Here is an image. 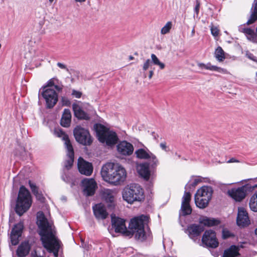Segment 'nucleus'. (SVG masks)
<instances>
[{
	"label": "nucleus",
	"instance_id": "obj_42",
	"mask_svg": "<svg viewBox=\"0 0 257 257\" xmlns=\"http://www.w3.org/2000/svg\"><path fill=\"white\" fill-rule=\"evenodd\" d=\"M72 94L76 98H80L82 95V93L80 91L73 90Z\"/></svg>",
	"mask_w": 257,
	"mask_h": 257
},
{
	"label": "nucleus",
	"instance_id": "obj_10",
	"mask_svg": "<svg viewBox=\"0 0 257 257\" xmlns=\"http://www.w3.org/2000/svg\"><path fill=\"white\" fill-rule=\"evenodd\" d=\"M202 243L206 247L215 248L218 246L219 242L215 232L212 230H206L202 237Z\"/></svg>",
	"mask_w": 257,
	"mask_h": 257
},
{
	"label": "nucleus",
	"instance_id": "obj_57",
	"mask_svg": "<svg viewBox=\"0 0 257 257\" xmlns=\"http://www.w3.org/2000/svg\"><path fill=\"white\" fill-rule=\"evenodd\" d=\"M76 2L82 3L84 2L86 0H75Z\"/></svg>",
	"mask_w": 257,
	"mask_h": 257
},
{
	"label": "nucleus",
	"instance_id": "obj_29",
	"mask_svg": "<svg viewBox=\"0 0 257 257\" xmlns=\"http://www.w3.org/2000/svg\"><path fill=\"white\" fill-rule=\"evenodd\" d=\"M199 223L207 226H212L219 224L218 220L214 218H210L207 217H203L199 219Z\"/></svg>",
	"mask_w": 257,
	"mask_h": 257
},
{
	"label": "nucleus",
	"instance_id": "obj_16",
	"mask_svg": "<svg viewBox=\"0 0 257 257\" xmlns=\"http://www.w3.org/2000/svg\"><path fill=\"white\" fill-rule=\"evenodd\" d=\"M101 175L104 181L112 184V163H106L102 166Z\"/></svg>",
	"mask_w": 257,
	"mask_h": 257
},
{
	"label": "nucleus",
	"instance_id": "obj_64",
	"mask_svg": "<svg viewBox=\"0 0 257 257\" xmlns=\"http://www.w3.org/2000/svg\"><path fill=\"white\" fill-rule=\"evenodd\" d=\"M255 76H256V80H257V72L255 73Z\"/></svg>",
	"mask_w": 257,
	"mask_h": 257
},
{
	"label": "nucleus",
	"instance_id": "obj_34",
	"mask_svg": "<svg viewBox=\"0 0 257 257\" xmlns=\"http://www.w3.org/2000/svg\"><path fill=\"white\" fill-rule=\"evenodd\" d=\"M249 205L251 210L257 212V196L256 195L253 194L251 197Z\"/></svg>",
	"mask_w": 257,
	"mask_h": 257
},
{
	"label": "nucleus",
	"instance_id": "obj_51",
	"mask_svg": "<svg viewBox=\"0 0 257 257\" xmlns=\"http://www.w3.org/2000/svg\"><path fill=\"white\" fill-rule=\"evenodd\" d=\"M201 181V179H195L193 183L192 186H195Z\"/></svg>",
	"mask_w": 257,
	"mask_h": 257
},
{
	"label": "nucleus",
	"instance_id": "obj_24",
	"mask_svg": "<svg viewBox=\"0 0 257 257\" xmlns=\"http://www.w3.org/2000/svg\"><path fill=\"white\" fill-rule=\"evenodd\" d=\"M31 245L28 241L22 242L18 246L17 254L19 257H25L30 252Z\"/></svg>",
	"mask_w": 257,
	"mask_h": 257
},
{
	"label": "nucleus",
	"instance_id": "obj_21",
	"mask_svg": "<svg viewBox=\"0 0 257 257\" xmlns=\"http://www.w3.org/2000/svg\"><path fill=\"white\" fill-rule=\"evenodd\" d=\"M94 215L97 219H104L108 215L106 208L102 203L95 204L93 206Z\"/></svg>",
	"mask_w": 257,
	"mask_h": 257
},
{
	"label": "nucleus",
	"instance_id": "obj_53",
	"mask_svg": "<svg viewBox=\"0 0 257 257\" xmlns=\"http://www.w3.org/2000/svg\"><path fill=\"white\" fill-rule=\"evenodd\" d=\"M160 147L164 150H166L167 146L165 143H162L160 145Z\"/></svg>",
	"mask_w": 257,
	"mask_h": 257
},
{
	"label": "nucleus",
	"instance_id": "obj_6",
	"mask_svg": "<svg viewBox=\"0 0 257 257\" xmlns=\"http://www.w3.org/2000/svg\"><path fill=\"white\" fill-rule=\"evenodd\" d=\"M98 140L101 143H105L108 146L112 145V132L100 123L94 125Z\"/></svg>",
	"mask_w": 257,
	"mask_h": 257
},
{
	"label": "nucleus",
	"instance_id": "obj_31",
	"mask_svg": "<svg viewBox=\"0 0 257 257\" xmlns=\"http://www.w3.org/2000/svg\"><path fill=\"white\" fill-rule=\"evenodd\" d=\"M253 7V11L252 12L249 20L246 23L248 25L253 23L256 20H257V1L254 2Z\"/></svg>",
	"mask_w": 257,
	"mask_h": 257
},
{
	"label": "nucleus",
	"instance_id": "obj_23",
	"mask_svg": "<svg viewBox=\"0 0 257 257\" xmlns=\"http://www.w3.org/2000/svg\"><path fill=\"white\" fill-rule=\"evenodd\" d=\"M203 230V228L200 225L195 224L190 225L187 228L188 235L193 239L195 237L199 236Z\"/></svg>",
	"mask_w": 257,
	"mask_h": 257
},
{
	"label": "nucleus",
	"instance_id": "obj_52",
	"mask_svg": "<svg viewBox=\"0 0 257 257\" xmlns=\"http://www.w3.org/2000/svg\"><path fill=\"white\" fill-rule=\"evenodd\" d=\"M31 256L32 257H43L42 256L38 254L36 251L32 252Z\"/></svg>",
	"mask_w": 257,
	"mask_h": 257
},
{
	"label": "nucleus",
	"instance_id": "obj_38",
	"mask_svg": "<svg viewBox=\"0 0 257 257\" xmlns=\"http://www.w3.org/2000/svg\"><path fill=\"white\" fill-rule=\"evenodd\" d=\"M234 235L230 231L227 229H223L222 231V236L223 238H227L233 236Z\"/></svg>",
	"mask_w": 257,
	"mask_h": 257
},
{
	"label": "nucleus",
	"instance_id": "obj_13",
	"mask_svg": "<svg viewBox=\"0 0 257 257\" xmlns=\"http://www.w3.org/2000/svg\"><path fill=\"white\" fill-rule=\"evenodd\" d=\"M83 187V192L86 196H91L94 194L96 188L97 183L93 179L85 178L81 181Z\"/></svg>",
	"mask_w": 257,
	"mask_h": 257
},
{
	"label": "nucleus",
	"instance_id": "obj_45",
	"mask_svg": "<svg viewBox=\"0 0 257 257\" xmlns=\"http://www.w3.org/2000/svg\"><path fill=\"white\" fill-rule=\"evenodd\" d=\"M247 56L249 59L257 62V58L255 56H254L252 54H247Z\"/></svg>",
	"mask_w": 257,
	"mask_h": 257
},
{
	"label": "nucleus",
	"instance_id": "obj_46",
	"mask_svg": "<svg viewBox=\"0 0 257 257\" xmlns=\"http://www.w3.org/2000/svg\"><path fill=\"white\" fill-rule=\"evenodd\" d=\"M113 145L114 144H116L118 141L119 140L118 136H117V134L115 132H113Z\"/></svg>",
	"mask_w": 257,
	"mask_h": 257
},
{
	"label": "nucleus",
	"instance_id": "obj_63",
	"mask_svg": "<svg viewBox=\"0 0 257 257\" xmlns=\"http://www.w3.org/2000/svg\"><path fill=\"white\" fill-rule=\"evenodd\" d=\"M255 233L257 235V228L255 230Z\"/></svg>",
	"mask_w": 257,
	"mask_h": 257
},
{
	"label": "nucleus",
	"instance_id": "obj_60",
	"mask_svg": "<svg viewBox=\"0 0 257 257\" xmlns=\"http://www.w3.org/2000/svg\"><path fill=\"white\" fill-rule=\"evenodd\" d=\"M110 217H111V225H112V214L110 215Z\"/></svg>",
	"mask_w": 257,
	"mask_h": 257
},
{
	"label": "nucleus",
	"instance_id": "obj_1",
	"mask_svg": "<svg viewBox=\"0 0 257 257\" xmlns=\"http://www.w3.org/2000/svg\"><path fill=\"white\" fill-rule=\"evenodd\" d=\"M148 220V217L143 215L135 217L131 220L127 230L125 221L123 219L113 216V227L116 232L129 237L134 235L136 239L143 241L146 240L148 236L144 229V225Z\"/></svg>",
	"mask_w": 257,
	"mask_h": 257
},
{
	"label": "nucleus",
	"instance_id": "obj_39",
	"mask_svg": "<svg viewBox=\"0 0 257 257\" xmlns=\"http://www.w3.org/2000/svg\"><path fill=\"white\" fill-rule=\"evenodd\" d=\"M29 185H30V187L32 190V192L33 193V194L35 195L36 194H37V193H39V191H38V188L37 187V186L34 184L33 183H32L30 181H29Z\"/></svg>",
	"mask_w": 257,
	"mask_h": 257
},
{
	"label": "nucleus",
	"instance_id": "obj_37",
	"mask_svg": "<svg viewBox=\"0 0 257 257\" xmlns=\"http://www.w3.org/2000/svg\"><path fill=\"white\" fill-rule=\"evenodd\" d=\"M242 32L248 35L247 39L251 40L254 37V32L253 30L249 28L243 29Z\"/></svg>",
	"mask_w": 257,
	"mask_h": 257
},
{
	"label": "nucleus",
	"instance_id": "obj_50",
	"mask_svg": "<svg viewBox=\"0 0 257 257\" xmlns=\"http://www.w3.org/2000/svg\"><path fill=\"white\" fill-rule=\"evenodd\" d=\"M32 52L31 51H29V53H26L25 54V58L26 59H32L33 58V56L32 55H30V54Z\"/></svg>",
	"mask_w": 257,
	"mask_h": 257
},
{
	"label": "nucleus",
	"instance_id": "obj_44",
	"mask_svg": "<svg viewBox=\"0 0 257 257\" xmlns=\"http://www.w3.org/2000/svg\"><path fill=\"white\" fill-rule=\"evenodd\" d=\"M54 78L51 79L49 80L47 83V86L44 87V89H45L47 86H52L54 85Z\"/></svg>",
	"mask_w": 257,
	"mask_h": 257
},
{
	"label": "nucleus",
	"instance_id": "obj_14",
	"mask_svg": "<svg viewBox=\"0 0 257 257\" xmlns=\"http://www.w3.org/2000/svg\"><path fill=\"white\" fill-rule=\"evenodd\" d=\"M227 194L235 201L240 202L246 195V188L245 186L232 188L228 190Z\"/></svg>",
	"mask_w": 257,
	"mask_h": 257
},
{
	"label": "nucleus",
	"instance_id": "obj_35",
	"mask_svg": "<svg viewBox=\"0 0 257 257\" xmlns=\"http://www.w3.org/2000/svg\"><path fill=\"white\" fill-rule=\"evenodd\" d=\"M172 27V23L171 22H168L166 25L162 28L161 33L162 35H165L168 33Z\"/></svg>",
	"mask_w": 257,
	"mask_h": 257
},
{
	"label": "nucleus",
	"instance_id": "obj_27",
	"mask_svg": "<svg viewBox=\"0 0 257 257\" xmlns=\"http://www.w3.org/2000/svg\"><path fill=\"white\" fill-rule=\"evenodd\" d=\"M71 120V114L69 109H65L61 119V124L64 127H68Z\"/></svg>",
	"mask_w": 257,
	"mask_h": 257
},
{
	"label": "nucleus",
	"instance_id": "obj_9",
	"mask_svg": "<svg viewBox=\"0 0 257 257\" xmlns=\"http://www.w3.org/2000/svg\"><path fill=\"white\" fill-rule=\"evenodd\" d=\"M60 134L65 141L64 144L67 150V155L68 157V159L65 162L64 167L67 170H69L72 167L74 162V150L68 136L62 131H60Z\"/></svg>",
	"mask_w": 257,
	"mask_h": 257
},
{
	"label": "nucleus",
	"instance_id": "obj_19",
	"mask_svg": "<svg viewBox=\"0 0 257 257\" xmlns=\"http://www.w3.org/2000/svg\"><path fill=\"white\" fill-rule=\"evenodd\" d=\"M151 60L148 59L144 62L143 66V69L146 71L150 67L152 66V64L158 66L160 69H164L165 67V65L164 63L160 61L159 58L154 54H152L151 55Z\"/></svg>",
	"mask_w": 257,
	"mask_h": 257
},
{
	"label": "nucleus",
	"instance_id": "obj_41",
	"mask_svg": "<svg viewBox=\"0 0 257 257\" xmlns=\"http://www.w3.org/2000/svg\"><path fill=\"white\" fill-rule=\"evenodd\" d=\"M61 100L63 105L69 106L70 105V101L66 97H62Z\"/></svg>",
	"mask_w": 257,
	"mask_h": 257
},
{
	"label": "nucleus",
	"instance_id": "obj_58",
	"mask_svg": "<svg viewBox=\"0 0 257 257\" xmlns=\"http://www.w3.org/2000/svg\"><path fill=\"white\" fill-rule=\"evenodd\" d=\"M194 34H195V29H193V30H192V32H191L192 36H193Z\"/></svg>",
	"mask_w": 257,
	"mask_h": 257
},
{
	"label": "nucleus",
	"instance_id": "obj_47",
	"mask_svg": "<svg viewBox=\"0 0 257 257\" xmlns=\"http://www.w3.org/2000/svg\"><path fill=\"white\" fill-rule=\"evenodd\" d=\"M200 9V3L198 1H196V5L195 8V12H196V14L198 15L199 13Z\"/></svg>",
	"mask_w": 257,
	"mask_h": 257
},
{
	"label": "nucleus",
	"instance_id": "obj_32",
	"mask_svg": "<svg viewBox=\"0 0 257 257\" xmlns=\"http://www.w3.org/2000/svg\"><path fill=\"white\" fill-rule=\"evenodd\" d=\"M214 54L215 57L219 62H222L225 59L224 52L220 46L216 48Z\"/></svg>",
	"mask_w": 257,
	"mask_h": 257
},
{
	"label": "nucleus",
	"instance_id": "obj_43",
	"mask_svg": "<svg viewBox=\"0 0 257 257\" xmlns=\"http://www.w3.org/2000/svg\"><path fill=\"white\" fill-rule=\"evenodd\" d=\"M37 199L41 201V202H43L45 200V198L43 196V195L41 193H38L35 195Z\"/></svg>",
	"mask_w": 257,
	"mask_h": 257
},
{
	"label": "nucleus",
	"instance_id": "obj_7",
	"mask_svg": "<svg viewBox=\"0 0 257 257\" xmlns=\"http://www.w3.org/2000/svg\"><path fill=\"white\" fill-rule=\"evenodd\" d=\"M137 158L142 160H148L153 168L156 167L159 161L156 156L152 153L146 147L137 149L135 153Z\"/></svg>",
	"mask_w": 257,
	"mask_h": 257
},
{
	"label": "nucleus",
	"instance_id": "obj_20",
	"mask_svg": "<svg viewBox=\"0 0 257 257\" xmlns=\"http://www.w3.org/2000/svg\"><path fill=\"white\" fill-rule=\"evenodd\" d=\"M117 150L122 155L130 156L134 152V147L132 144L126 141H122L117 145Z\"/></svg>",
	"mask_w": 257,
	"mask_h": 257
},
{
	"label": "nucleus",
	"instance_id": "obj_15",
	"mask_svg": "<svg viewBox=\"0 0 257 257\" xmlns=\"http://www.w3.org/2000/svg\"><path fill=\"white\" fill-rule=\"evenodd\" d=\"M78 168L81 174L90 176L93 172V166L91 163L86 161L80 157L78 160Z\"/></svg>",
	"mask_w": 257,
	"mask_h": 257
},
{
	"label": "nucleus",
	"instance_id": "obj_25",
	"mask_svg": "<svg viewBox=\"0 0 257 257\" xmlns=\"http://www.w3.org/2000/svg\"><path fill=\"white\" fill-rule=\"evenodd\" d=\"M137 170L139 175L145 180H149L150 176L149 164L143 163L137 166Z\"/></svg>",
	"mask_w": 257,
	"mask_h": 257
},
{
	"label": "nucleus",
	"instance_id": "obj_33",
	"mask_svg": "<svg viewBox=\"0 0 257 257\" xmlns=\"http://www.w3.org/2000/svg\"><path fill=\"white\" fill-rule=\"evenodd\" d=\"M23 228V223L22 222H19L14 225V227L12 229L11 233H13L15 234L21 236Z\"/></svg>",
	"mask_w": 257,
	"mask_h": 257
},
{
	"label": "nucleus",
	"instance_id": "obj_61",
	"mask_svg": "<svg viewBox=\"0 0 257 257\" xmlns=\"http://www.w3.org/2000/svg\"><path fill=\"white\" fill-rule=\"evenodd\" d=\"M54 1V0H49V2H50V3H52V2Z\"/></svg>",
	"mask_w": 257,
	"mask_h": 257
},
{
	"label": "nucleus",
	"instance_id": "obj_59",
	"mask_svg": "<svg viewBox=\"0 0 257 257\" xmlns=\"http://www.w3.org/2000/svg\"><path fill=\"white\" fill-rule=\"evenodd\" d=\"M128 59L130 60H133L134 59V57L132 56H130L129 57H128Z\"/></svg>",
	"mask_w": 257,
	"mask_h": 257
},
{
	"label": "nucleus",
	"instance_id": "obj_12",
	"mask_svg": "<svg viewBox=\"0 0 257 257\" xmlns=\"http://www.w3.org/2000/svg\"><path fill=\"white\" fill-rule=\"evenodd\" d=\"M42 95L46 102L47 107L49 108L53 107L58 101V94L53 89H46L43 91Z\"/></svg>",
	"mask_w": 257,
	"mask_h": 257
},
{
	"label": "nucleus",
	"instance_id": "obj_56",
	"mask_svg": "<svg viewBox=\"0 0 257 257\" xmlns=\"http://www.w3.org/2000/svg\"><path fill=\"white\" fill-rule=\"evenodd\" d=\"M112 226L111 227L110 226H109L108 227V231H109V232L110 233H111L112 232Z\"/></svg>",
	"mask_w": 257,
	"mask_h": 257
},
{
	"label": "nucleus",
	"instance_id": "obj_36",
	"mask_svg": "<svg viewBox=\"0 0 257 257\" xmlns=\"http://www.w3.org/2000/svg\"><path fill=\"white\" fill-rule=\"evenodd\" d=\"M21 236H20L17 234H15L13 233H11L10 234V238H11V242L13 245H16L18 244L19 242V238Z\"/></svg>",
	"mask_w": 257,
	"mask_h": 257
},
{
	"label": "nucleus",
	"instance_id": "obj_28",
	"mask_svg": "<svg viewBox=\"0 0 257 257\" xmlns=\"http://www.w3.org/2000/svg\"><path fill=\"white\" fill-rule=\"evenodd\" d=\"M238 247L231 245L229 248L224 250L223 257H236L239 255Z\"/></svg>",
	"mask_w": 257,
	"mask_h": 257
},
{
	"label": "nucleus",
	"instance_id": "obj_3",
	"mask_svg": "<svg viewBox=\"0 0 257 257\" xmlns=\"http://www.w3.org/2000/svg\"><path fill=\"white\" fill-rule=\"evenodd\" d=\"M122 197L124 201L131 204L141 201L144 199L143 189L137 184L127 185L122 191Z\"/></svg>",
	"mask_w": 257,
	"mask_h": 257
},
{
	"label": "nucleus",
	"instance_id": "obj_5",
	"mask_svg": "<svg viewBox=\"0 0 257 257\" xmlns=\"http://www.w3.org/2000/svg\"><path fill=\"white\" fill-rule=\"evenodd\" d=\"M213 190L211 187L204 186L199 189L195 195V202L197 207L204 208L211 199Z\"/></svg>",
	"mask_w": 257,
	"mask_h": 257
},
{
	"label": "nucleus",
	"instance_id": "obj_55",
	"mask_svg": "<svg viewBox=\"0 0 257 257\" xmlns=\"http://www.w3.org/2000/svg\"><path fill=\"white\" fill-rule=\"evenodd\" d=\"M55 88L58 91H61L62 89V87L59 86L58 85H55Z\"/></svg>",
	"mask_w": 257,
	"mask_h": 257
},
{
	"label": "nucleus",
	"instance_id": "obj_2",
	"mask_svg": "<svg viewBox=\"0 0 257 257\" xmlns=\"http://www.w3.org/2000/svg\"><path fill=\"white\" fill-rule=\"evenodd\" d=\"M37 224L40 229L39 234L41 236L43 244L53 257H57L60 247L59 240L55 236L56 231L53 224L48 222L42 212L37 213ZM48 257H51L50 255Z\"/></svg>",
	"mask_w": 257,
	"mask_h": 257
},
{
	"label": "nucleus",
	"instance_id": "obj_4",
	"mask_svg": "<svg viewBox=\"0 0 257 257\" xmlns=\"http://www.w3.org/2000/svg\"><path fill=\"white\" fill-rule=\"evenodd\" d=\"M32 199L31 194L24 186H21L16 205L15 210L20 216L22 215L31 207Z\"/></svg>",
	"mask_w": 257,
	"mask_h": 257
},
{
	"label": "nucleus",
	"instance_id": "obj_26",
	"mask_svg": "<svg viewBox=\"0 0 257 257\" xmlns=\"http://www.w3.org/2000/svg\"><path fill=\"white\" fill-rule=\"evenodd\" d=\"M72 108L74 112L75 116L78 119H89V116L87 113L84 112L80 107L77 104L72 105Z\"/></svg>",
	"mask_w": 257,
	"mask_h": 257
},
{
	"label": "nucleus",
	"instance_id": "obj_17",
	"mask_svg": "<svg viewBox=\"0 0 257 257\" xmlns=\"http://www.w3.org/2000/svg\"><path fill=\"white\" fill-rule=\"evenodd\" d=\"M191 195L190 193L185 192L182 197V201L181 204V211L182 215H189L192 212V209L190 205Z\"/></svg>",
	"mask_w": 257,
	"mask_h": 257
},
{
	"label": "nucleus",
	"instance_id": "obj_49",
	"mask_svg": "<svg viewBox=\"0 0 257 257\" xmlns=\"http://www.w3.org/2000/svg\"><path fill=\"white\" fill-rule=\"evenodd\" d=\"M240 161L234 158H232L227 161V163H239Z\"/></svg>",
	"mask_w": 257,
	"mask_h": 257
},
{
	"label": "nucleus",
	"instance_id": "obj_22",
	"mask_svg": "<svg viewBox=\"0 0 257 257\" xmlns=\"http://www.w3.org/2000/svg\"><path fill=\"white\" fill-rule=\"evenodd\" d=\"M197 66L201 70H207L212 71H217L223 74H228V72L225 69L212 65L210 63H198Z\"/></svg>",
	"mask_w": 257,
	"mask_h": 257
},
{
	"label": "nucleus",
	"instance_id": "obj_62",
	"mask_svg": "<svg viewBox=\"0 0 257 257\" xmlns=\"http://www.w3.org/2000/svg\"><path fill=\"white\" fill-rule=\"evenodd\" d=\"M253 194H254V195H256V196H257V190H256V191H255Z\"/></svg>",
	"mask_w": 257,
	"mask_h": 257
},
{
	"label": "nucleus",
	"instance_id": "obj_18",
	"mask_svg": "<svg viewBox=\"0 0 257 257\" xmlns=\"http://www.w3.org/2000/svg\"><path fill=\"white\" fill-rule=\"evenodd\" d=\"M237 224L240 227H244L249 223L247 212L243 207H239L236 219Z\"/></svg>",
	"mask_w": 257,
	"mask_h": 257
},
{
	"label": "nucleus",
	"instance_id": "obj_40",
	"mask_svg": "<svg viewBox=\"0 0 257 257\" xmlns=\"http://www.w3.org/2000/svg\"><path fill=\"white\" fill-rule=\"evenodd\" d=\"M211 32L213 36L216 37L219 34V30L216 27H211Z\"/></svg>",
	"mask_w": 257,
	"mask_h": 257
},
{
	"label": "nucleus",
	"instance_id": "obj_48",
	"mask_svg": "<svg viewBox=\"0 0 257 257\" xmlns=\"http://www.w3.org/2000/svg\"><path fill=\"white\" fill-rule=\"evenodd\" d=\"M57 65L59 68L63 69H66L67 71H68V69L67 68L66 66L64 64H62L60 62H58L57 63Z\"/></svg>",
	"mask_w": 257,
	"mask_h": 257
},
{
	"label": "nucleus",
	"instance_id": "obj_54",
	"mask_svg": "<svg viewBox=\"0 0 257 257\" xmlns=\"http://www.w3.org/2000/svg\"><path fill=\"white\" fill-rule=\"evenodd\" d=\"M154 75V71L151 70L149 71V78L151 79Z\"/></svg>",
	"mask_w": 257,
	"mask_h": 257
},
{
	"label": "nucleus",
	"instance_id": "obj_8",
	"mask_svg": "<svg viewBox=\"0 0 257 257\" xmlns=\"http://www.w3.org/2000/svg\"><path fill=\"white\" fill-rule=\"evenodd\" d=\"M74 135L77 142L84 146H89L92 142L90 135L87 130L77 126L74 130Z\"/></svg>",
	"mask_w": 257,
	"mask_h": 257
},
{
	"label": "nucleus",
	"instance_id": "obj_11",
	"mask_svg": "<svg viewBox=\"0 0 257 257\" xmlns=\"http://www.w3.org/2000/svg\"><path fill=\"white\" fill-rule=\"evenodd\" d=\"M113 185H117L123 183L126 177L125 169L119 164H113Z\"/></svg>",
	"mask_w": 257,
	"mask_h": 257
},
{
	"label": "nucleus",
	"instance_id": "obj_30",
	"mask_svg": "<svg viewBox=\"0 0 257 257\" xmlns=\"http://www.w3.org/2000/svg\"><path fill=\"white\" fill-rule=\"evenodd\" d=\"M102 198L106 202L111 204L112 202V192L108 189H103L101 191ZM111 206V204L108 205Z\"/></svg>",
	"mask_w": 257,
	"mask_h": 257
}]
</instances>
